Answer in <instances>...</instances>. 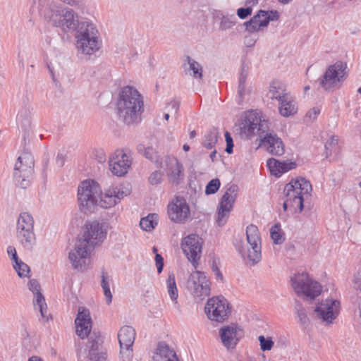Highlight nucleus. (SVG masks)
I'll return each mask as SVG.
<instances>
[{
  "mask_svg": "<svg viewBox=\"0 0 361 361\" xmlns=\"http://www.w3.org/2000/svg\"><path fill=\"white\" fill-rule=\"evenodd\" d=\"M37 7L47 20L64 32L76 31L78 24L80 23L73 9V7L62 6L60 4L50 0H38Z\"/></svg>",
  "mask_w": 361,
  "mask_h": 361,
  "instance_id": "obj_1",
  "label": "nucleus"
},
{
  "mask_svg": "<svg viewBox=\"0 0 361 361\" xmlns=\"http://www.w3.org/2000/svg\"><path fill=\"white\" fill-rule=\"evenodd\" d=\"M117 115L127 125L137 123L141 121L144 111L143 98L132 86H126L119 92L116 104Z\"/></svg>",
  "mask_w": 361,
  "mask_h": 361,
  "instance_id": "obj_2",
  "label": "nucleus"
},
{
  "mask_svg": "<svg viewBox=\"0 0 361 361\" xmlns=\"http://www.w3.org/2000/svg\"><path fill=\"white\" fill-rule=\"evenodd\" d=\"M75 39L78 51L86 56L94 54L102 44L97 25L89 19L81 20L78 24Z\"/></svg>",
  "mask_w": 361,
  "mask_h": 361,
  "instance_id": "obj_3",
  "label": "nucleus"
},
{
  "mask_svg": "<svg viewBox=\"0 0 361 361\" xmlns=\"http://www.w3.org/2000/svg\"><path fill=\"white\" fill-rule=\"evenodd\" d=\"M312 190L310 181L305 178L292 179L283 189L286 197L283 204V209L293 214L301 212L304 207L303 202L310 196Z\"/></svg>",
  "mask_w": 361,
  "mask_h": 361,
  "instance_id": "obj_4",
  "label": "nucleus"
},
{
  "mask_svg": "<svg viewBox=\"0 0 361 361\" xmlns=\"http://www.w3.org/2000/svg\"><path fill=\"white\" fill-rule=\"evenodd\" d=\"M247 243L240 241L235 245V247L241 257L247 259V263L254 266L260 262L262 259V241L257 226L250 224L246 228Z\"/></svg>",
  "mask_w": 361,
  "mask_h": 361,
  "instance_id": "obj_5",
  "label": "nucleus"
},
{
  "mask_svg": "<svg viewBox=\"0 0 361 361\" xmlns=\"http://www.w3.org/2000/svg\"><path fill=\"white\" fill-rule=\"evenodd\" d=\"M34 224L35 220L31 214L24 212L19 214L16 222V237L25 250H32L36 243Z\"/></svg>",
  "mask_w": 361,
  "mask_h": 361,
  "instance_id": "obj_6",
  "label": "nucleus"
},
{
  "mask_svg": "<svg viewBox=\"0 0 361 361\" xmlns=\"http://www.w3.org/2000/svg\"><path fill=\"white\" fill-rule=\"evenodd\" d=\"M101 188L97 182L88 179L82 181L78 187V202L84 212L90 211L98 204Z\"/></svg>",
  "mask_w": 361,
  "mask_h": 361,
  "instance_id": "obj_7",
  "label": "nucleus"
},
{
  "mask_svg": "<svg viewBox=\"0 0 361 361\" xmlns=\"http://www.w3.org/2000/svg\"><path fill=\"white\" fill-rule=\"evenodd\" d=\"M291 286L300 296L314 300L322 293V286L307 272L297 273L290 278Z\"/></svg>",
  "mask_w": 361,
  "mask_h": 361,
  "instance_id": "obj_8",
  "label": "nucleus"
},
{
  "mask_svg": "<svg viewBox=\"0 0 361 361\" xmlns=\"http://www.w3.org/2000/svg\"><path fill=\"white\" fill-rule=\"evenodd\" d=\"M271 123L263 118L261 113L257 111H251L245 113L242 122L241 130L247 136L250 137L257 133L260 137L263 135L274 133L269 129Z\"/></svg>",
  "mask_w": 361,
  "mask_h": 361,
  "instance_id": "obj_9",
  "label": "nucleus"
},
{
  "mask_svg": "<svg viewBox=\"0 0 361 361\" xmlns=\"http://www.w3.org/2000/svg\"><path fill=\"white\" fill-rule=\"evenodd\" d=\"M347 65L343 61H337L328 67L320 79V86L325 90H333L341 86L348 75Z\"/></svg>",
  "mask_w": 361,
  "mask_h": 361,
  "instance_id": "obj_10",
  "label": "nucleus"
},
{
  "mask_svg": "<svg viewBox=\"0 0 361 361\" xmlns=\"http://www.w3.org/2000/svg\"><path fill=\"white\" fill-rule=\"evenodd\" d=\"M33 167L34 159L30 153L24 152L18 158L14 166L13 177L22 188L29 185L34 172Z\"/></svg>",
  "mask_w": 361,
  "mask_h": 361,
  "instance_id": "obj_11",
  "label": "nucleus"
},
{
  "mask_svg": "<svg viewBox=\"0 0 361 361\" xmlns=\"http://www.w3.org/2000/svg\"><path fill=\"white\" fill-rule=\"evenodd\" d=\"M208 319L221 323L226 321L231 314V307L224 297L217 296L209 298L204 307Z\"/></svg>",
  "mask_w": 361,
  "mask_h": 361,
  "instance_id": "obj_12",
  "label": "nucleus"
},
{
  "mask_svg": "<svg viewBox=\"0 0 361 361\" xmlns=\"http://www.w3.org/2000/svg\"><path fill=\"white\" fill-rule=\"evenodd\" d=\"M133 161L130 151L126 149H118L109 158L110 171L118 177L125 176L129 171Z\"/></svg>",
  "mask_w": 361,
  "mask_h": 361,
  "instance_id": "obj_13",
  "label": "nucleus"
},
{
  "mask_svg": "<svg viewBox=\"0 0 361 361\" xmlns=\"http://www.w3.org/2000/svg\"><path fill=\"white\" fill-rule=\"evenodd\" d=\"M187 288L195 300H202L210 294V283L204 273L195 271L188 280Z\"/></svg>",
  "mask_w": 361,
  "mask_h": 361,
  "instance_id": "obj_14",
  "label": "nucleus"
},
{
  "mask_svg": "<svg viewBox=\"0 0 361 361\" xmlns=\"http://www.w3.org/2000/svg\"><path fill=\"white\" fill-rule=\"evenodd\" d=\"M130 192V189L123 185H111L105 188L103 192L101 190L97 204L102 208H111Z\"/></svg>",
  "mask_w": 361,
  "mask_h": 361,
  "instance_id": "obj_15",
  "label": "nucleus"
},
{
  "mask_svg": "<svg viewBox=\"0 0 361 361\" xmlns=\"http://www.w3.org/2000/svg\"><path fill=\"white\" fill-rule=\"evenodd\" d=\"M340 301L333 298H326L319 302L314 309L316 317L325 324H331L340 313Z\"/></svg>",
  "mask_w": 361,
  "mask_h": 361,
  "instance_id": "obj_16",
  "label": "nucleus"
},
{
  "mask_svg": "<svg viewBox=\"0 0 361 361\" xmlns=\"http://www.w3.org/2000/svg\"><path fill=\"white\" fill-rule=\"evenodd\" d=\"M93 248L79 239L68 254V259L74 269L83 270Z\"/></svg>",
  "mask_w": 361,
  "mask_h": 361,
  "instance_id": "obj_17",
  "label": "nucleus"
},
{
  "mask_svg": "<svg viewBox=\"0 0 361 361\" xmlns=\"http://www.w3.org/2000/svg\"><path fill=\"white\" fill-rule=\"evenodd\" d=\"M167 213L171 221L183 224L190 218V209L185 198L176 197L169 204Z\"/></svg>",
  "mask_w": 361,
  "mask_h": 361,
  "instance_id": "obj_18",
  "label": "nucleus"
},
{
  "mask_svg": "<svg viewBox=\"0 0 361 361\" xmlns=\"http://www.w3.org/2000/svg\"><path fill=\"white\" fill-rule=\"evenodd\" d=\"M202 243V239L196 234L188 235L181 242L183 253L195 267L201 257Z\"/></svg>",
  "mask_w": 361,
  "mask_h": 361,
  "instance_id": "obj_19",
  "label": "nucleus"
},
{
  "mask_svg": "<svg viewBox=\"0 0 361 361\" xmlns=\"http://www.w3.org/2000/svg\"><path fill=\"white\" fill-rule=\"evenodd\" d=\"M237 195V186L231 185L221 197L217 212L216 222L219 226H224L229 216Z\"/></svg>",
  "mask_w": 361,
  "mask_h": 361,
  "instance_id": "obj_20",
  "label": "nucleus"
},
{
  "mask_svg": "<svg viewBox=\"0 0 361 361\" xmlns=\"http://www.w3.org/2000/svg\"><path fill=\"white\" fill-rule=\"evenodd\" d=\"M106 227L104 224L93 221L86 226V230L81 240H84L93 249L100 245L106 237Z\"/></svg>",
  "mask_w": 361,
  "mask_h": 361,
  "instance_id": "obj_21",
  "label": "nucleus"
},
{
  "mask_svg": "<svg viewBox=\"0 0 361 361\" xmlns=\"http://www.w3.org/2000/svg\"><path fill=\"white\" fill-rule=\"evenodd\" d=\"M161 167L164 169L169 183L178 185L184 178V168L175 157H166Z\"/></svg>",
  "mask_w": 361,
  "mask_h": 361,
  "instance_id": "obj_22",
  "label": "nucleus"
},
{
  "mask_svg": "<svg viewBox=\"0 0 361 361\" xmlns=\"http://www.w3.org/2000/svg\"><path fill=\"white\" fill-rule=\"evenodd\" d=\"M279 17V13L276 11H265L260 10L244 25L248 32H258L267 27L271 20H278Z\"/></svg>",
  "mask_w": 361,
  "mask_h": 361,
  "instance_id": "obj_23",
  "label": "nucleus"
},
{
  "mask_svg": "<svg viewBox=\"0 0 361 361\" xmlns=\"http://www.w3.org/2000/svg\"><path fill=\"white\" fill-rule=\"evenodd\" d=\"M28 288L34 294L33 305L35 310L40 312L41 318L39 320L41 322H47L49 319V314L47 312V305L45 298L40 292V285L35 279H31L27 283Z\"/></svg>",
  "mask_w": 361,
  "mask_h": 361,
  "instance_id": "obj_24",
  "label": "nucleus"
},
{
  "mask_svg": "<svg viewBox=\"0 0 361 361\" xmlns=\"http://www.w3.org/2000/svg\"><path fill=\"white\" fill-rule=\"evenodd\" d=\"M76 334L84 339L87 338L92 330V319L88 309L80 307L75 320Z\"/></svg>",
  "mask_w": 361,
  "mask_h": 361,
  "instance_id": "obj_25",
  "label": "nucleus"
},
{
  "mask_svg": "<svg viewBox=\"0 0 361 361\" xmlns=\"http://www.w3.org/2000/svg\"><path fill=\"white\" fill-rule=\"evenodd\" d=\"M260 145L272 155L281 156L284 153L283 143L276 133H268L264 135L261 138Z\"/></svg>",
  "mask_w": 361,
  "mask_h": 361,
  "instance_id": "obj_26",
  "label": "nucleus"
},
{
  "mask_svg": "<svg viewBox=\"0 0 361 361\" xmlns=\"http://www.w3.org/2000/svg\"><path fill=\"white\" fill-rule=\"evenodd\" d=\"M239 329L235 325H228L221 327L219 329V336L223 345L228 349L233 348L240 339Z\"/></svg>",
  "mask_w": 361,
  "mask_h": 361,
  "instance_id": "obj_27",
  "label": "nucleus"
},
{
  "mask_svg": "<svg viewBox=\"0 0 361 361\" xmlns=\"http://www.w3.org/2000/svg\"><path fill=\"white\" fill-rule=\"evenodd\" d=\"M153 361H178L174 350L164 342H159L152 356Z\"/></svg>",
  "mask_w": 361,
  "mask_h": 361,
  "instance_id": "obj_28",
  "label": "nucleus"
},
{
  "mask_svg": "<svg viewBox=\"0 0 361 361\" xmlns=\"http://www.w3.org/2000/svg\"><path fill=\"white\" fill-rule=\"evenodd\" d=\"M267 166L272 175L279 177L281 174L295 169L296 164L293 161H280L276 159L271 158L267 161Z\"/></svg>",
  "mask_w": 361,
  "mask_h": 361,
  "instance_id": "obj_29",
  "label": "nucleus"
},
{
  "mask_svg": "<svg viewBox=\"0 0 361 361\" xmlns=\"http://www.w3.org/2000/svg\"><path fill=\"white\" fill-rule=\"evenodd\" d=\"M183 68L185 75H189L195 79L202 78V66L190 56L185 57Z\"/></svg>",
  "mask_w": 361,
  "mask_h": 361,
  "instance_id": "obj_30",
  "label": "nucleus"
},
{
  "mask_svg": "<svg viewBox=\"0 0 361 361\" xmlns=\"http://www.w3.org/2000/svg\"><path fill=\"white\" fill-rule=\"evenodd\" d=\"M290 94L286 91V86L280 81H273L269 86L267 93L268 97L271 99H276L278 102H281Z\"/></svg>",
  "mask_w": 361,
  "mask_h": 361,
  "instance_id": "obj_31",
  "label": "nucleus"
},
{
  "mask_svg": "<svg viewBox=\"0 0 361 361\" xmlns=\"http://www.w3.org/2000/svg\"><path fill=\"white\" fill-rule=\"evenodd\" d=\"M298 111V103L290 94L279 103V112L283 117H290Z\"/></svg>",
  "mask_w": 361,
  "mask_h": 361,
  "instance_id": "obj_32",
  "label": "nucleus"
},
{
  "mask_svg": "<svg viewBox=\"0 0 361 361\" xmlns=\"http://www.w3.org/2000/svg\"><path fill=\"white\" fill-rule=\"evenodd\" d=\"M118 338L120 348L132 347L135 338V331L132 326H124L120 329Z\"/></svg>",
  "mask_w": 361,
  "mask_h": 361,
  "instance_id": "obj_33",
  "label": "nucleus"
},
{
  "mask_svg": "<svg viewBox=\"0 0 361 361\" xmlns=\"http://www.w3.org/2000/svg\"><path fill=\"white\" fill-rule=\"evenodd\" d=\"M166 288L168 294L171 298V300L174 302L176 306L178 305V291L176 286V279L173 274H170L168 276V279L166 280Z\"/></svg>",
  "mask_w": 361,
  "mask_h": 361,
  "instance_id": "obj_34",
  "label": "nucleus"
},
{
  "mask_svg": "<svg viewBox=\"0 0 361 361\" xmlns=\"http://www.w3.org/2000/svg\"><path fill=\"white\" fill-rule=\"evenodd\" d=\"M101 278V286L104 295L105 300L106 304L109 305L112 301V294L110 288L112 281L109 278V275L105 272L102 273Z\"/></svg>",
  "mask_w": 361,
  "mask_h": 361,
  "instance_id": "obj_35",
  "label": "nucleus"
},
{
  "mask_svg": "<svg viewBox=\"0 0 361 361\" xmlns=\"http://www.w3.org/2000/svg\"><path fill=\"white\" fill-rule=\"evenodd\" d=\"M158 223V216L156 214H149L147 216L141 219L140 228L146 231H150L154 228Z\"/></svg>",
  "mask_w": 361,
  "mask_h": 361,
  "instance_id": "obj_36",
  "label": "nucleus"
},
{
  "mask_svg": "<svg viewBox=\"0 0 361 361\" xmlns=\"http://www.w3.org/2000/svg\"><path fill=\"white\" fill-rule=\"evenodd\" d=\"M218 134L219 133L216 128H212L208 131L205 134L203 146L209 149H213L217 142Z\"/></svg>",
  "mask_w": 361,
  "mask_h": 361,
  "instance_id": "obj_37",
  "label": "nucleus"
},
{
  "mask_svg": "<svg viewBox=\"0 0 361 361\" xmlns=\"http://www.w3.org/2000/svg\"><path fill=\"white\" fill-rule=\"evenodd\" d=\"M219 29L221 30H226L233 27L236 23V18L235 16H221L220 18Z\"/></svg>",
  "mask_w": 361,
  "mask_h": 361,
  "instance_id": "obj_38",
  "label": "nucleus"
},
{
  "mask_svg": "<svg viewBox=\"0 0 361 361\" xmlns=\"http://www.w3.org/2000/svg\"><path fill=\"white\" fill-rule=\"evenodd\" d=\"M270 234L275 244H281L285 240L280 225L276 224L272 226L270 229Z\"/></svg>",
  "mask_w": 361,
  "mask_h": 361,
  "instance_id": "obj_39",
  "label": "nucleus"
},
{
  "mask_svg": "<svg viewBox=\"0 0 361 361\" xmlns=\"http://www.w3.org/2000/svg\"><path fill=\"white\" fill-rule=\"evenodd\" d=\"M13 267L17 272L19 277L23 278L29 276L30 271V267L22 260H19L17 264H13Z\"/></svg>",
  "mask_w": 361,
  "mask_h": 361,
  "instance_id": "obj_40",
  "label": "nucleus"
},
{
  "mask_svg": "<svg viewBox=\"0 0 361 361\" xmlns=\"http://www.w3.org/2000/svg\"><path fill=\"white\" fill-rule=\"evenodd\" d=\"M89 343L90 344L89 350V357L90 360L93 361H100L101 358L103 359L104 357L98 353L99 345L97 341L92 340L90 341Z\"/></svg>",
  "mask_w": 361,
  "mask_h": 361,
  "instance_id": "obj_41",
  "label": "nucleus"
},
{
  "mask_svg": "<svg viewBox=\"0 0 361 361\" xmlns=\"http://www.w3.org/2000/svg\"><path fill=\"white\" fill-rule=\"evenodd\" d=\"M139 152H142L143 155L148 159L156 161L157 158V152L152 147H145L142 145L138 147Z\"/></svg>",
  "mask_w": 361,
  "mask_h": 361,
  "instance_id": "obj_42",
  "label": "nucleus"
},
{
  "mask_svg": "<svg viewBox=\"0 0 361 361\" xmlns=\"http://www.w3.org/2000/svg\"><path fill=\"white\" fill-rule=\"evenodd\" d=\"M259 342L260 349L262 351L271 350L274 345V341L271 337L265 338L264 336L258 337Z\"/></svg>",
  "mask_w": 361,
  "mask_h": 361,
  "instance_id": "obj_43",
  "label": "nucleus"
},
{
  "mask_svg": "<svg viewBox=\"0 0 361 361\" xmlns=\"http://www.w3.org/2000/svg\"><path fill=\"white\" fill-rule=\"evenodd\" d=\"M220 185L221 183L218 178L211 180L206 186L205 193L207 195L214 194L218 191Z\"/></svg>",
  "mask_w": 361,
  "mask_h": 361,
  "instance_id": "obj_44",
  "label": "nucleus"
},
{
  "mask_svg": "<svg viewBox=\"0 0 361 361\" xmlns=\"http://www.w3.org/2000/svg\"><path fill=\"white\" fill-rule=\"evenodd\" d=\"M247 73L243 68L239 78L238 85V94L240 97H243L245 94V81Z\"/></svg>",
  "mask_w": 361,
  "mask_h": 361,
  "instance_id": "obj_45",
  "label": "nucleus"
},
{
  "mask_svg": "<svg viewBox=\"0 0 361 361\" xmlns=\"http://www.w3.org/2000/svg\"><path fill=\"white\" fill-rule=\"evenodd\" d=\"M163 180V174L159 171H155L149 176L148 180L151 185H158Z\"/></svg>",
  "mask_w": 361,
  "mask_h": 361,
  "instance_id": "obj_46",
  "label": "nucleus"
},
{
  "mask_svg": "<svg viewBox=\"0 0 361 361\" xmlns=\"http://www.w3.org/2000/svg\"><path fill=\"white\" fill-rule=\"evenodd\" d=\"M6 252H7L8 257L11 260L12 265L16 263L17 264L18 262H19V260H21L18 257L16 249L14 246H13V245L8 246V247L6 249Z\"/></svg>",
  "mask_w": 361,
  "mask_h": 361,
  "instance_id": "obj_47",
  "label": "nucleus"
},
{
  "mask_svg": "<svg viewBox=\"0 0 361 361\" xmlns=\"http://www.w3.org/2000/svg\"><path fill=\"white\" fill-rule=\"evenodd\" d=\"M120 355L122 361H130L133 357L132 347L121 348Z\"/></svg>",
  "mask_w": 361,
  "mask_h": 361,
  "instance_id": "obj_48",
  "label": "nucleus"
},
{
  "mask_svg": "<svg viewBox=\"0 0 361 361\" xmlns=\"http://www.w3.org/2000/svg\"><path fill=\"white\" fill-rule=\"evenodd\" d=\"M297 312L300 323L304 326H307L310 324V319L305 310L300 308L298 310Z\"/></svg>",
  "mask_w": 361,
  "mask_h": 361,
  "instance_id": "obj_49",
  "label": "nucleus"
},
{
  "mask_svg": "<svg viewBox=\"0 0 361 361\" xmlns=\"http://www.w3.org/2000/svg\"><path fill=\"white\" fill-rule=\"evenodd\" d=\"M338 144V137L336 136H331L329 140H328L325 144V148L326 150V153H331L333 149Z\"/></svg>",
  "mask_w": 361,
  "mask_h": 361,
  "instance_id": "obj_50",
  "label": "nucleus"
},
{
  "mask_svg": "<svg viewBox=\"0 0 361 361\" xmlns=\"http://www.w3.org/2000/svg\"><path fill=\"white\" fill-rule=\"evenodd\" d=\"M252 9L250 7L240 8L237 10V15L241 19H245L252 14Z\"/></svg>",
  "mask_w": 361,
  "mask_h": 361,
  "instance_id": "obj_51",
  "label": "nucleus"
},
{
  "mask_svg": "<svg viewBox=\"0 0 361 361\" xmlns=\"http://www.w3.org/2000/svg\"><path fill=\"white\" fill-rule=\"evenodd\" d=\"M225 138L226 142V152L228 154H231L233 152V143L231 134L228 132L225 133Z\"/></svg>",
  "mask_w": 361,
  "mask_h": 361,
  "instance_id": "obj_52",
  "label": "nucleus"
},
{
  "mask_svg": "<svg viewBox=\"0 0 361 361\" xmlns=\"http://www.w3.org/2000/svg\"><path fill=\"white\" fill-rule=\"evenodd\" d=\"M320 111L321 110L319 108L313 107L307 111L306 117L309 118L310 121H314L319 115Z\"/></svg>",
  "mask_w": 361,
  "mask_h": 361,
  "instance_id": "obj_53",
  "label": "nucleus"
},
{
  "mask_svg": "<svg viewBox=\"0 0 361 361\" xmlns=\"http://www.w3.org/2000/svg\"><path fill=\"white\" fill-rule=\"evenodd\" d=\"M155 262L157 268L158 273H161L163 270L164 267V259L159 254H156L155 255Z\"/></svg>",
  "mask_w": 361,
  "mask_h": 361,
  "instance_id": "obj_54",
  "label": "nucleus"
},
{
  "mask_svg": "<svg viewBox=\"0 0 361 361\" xmlns=\"http://www.w3.org/2000/svg\"><path fill=\"white\" fill-rule=\"evenodd\" d=\"M95 159L99 163H104L106 160V156L105 152L103 149H99L95 152Z\"/></svg>",
  "mask_w": 361,
  "mask_h": 361,
  "instance_id": "obj_55",
  "label": "nucleus"
},
{
  "mask_svg": "<svg viewBox=\"0 0 361 361\" xmlns=\"http://www.w3.org/2000/svg\"><path fill=\"white\" fill-rule=\"evenodd\" d=\"M354 286L355 288L361 290V269L355 276Z\"/></svg>",
  "mask_w": 361,
  "mask_h": 361,
  "instance_id": "obj_56",
  "label": "nucleus"
},
{
  "mask_svg": "<svg viewBox=\"0 0 361 361\" xmlns=\"http://www.w3.org/2000/svg\"><path fill=\"white\" fill-rule=\"evenodd\" d=\"M169 107H171L174 113L177 114L180 107V102L177 100L171 101L169 104Z\"/></svg>",
  "mask_w": 361,
  "mask_h": 361,
  "instance_id": "obj_57",
  "label": "nucleus"
},
{
  "mask_svg": "<svg viewBox=\"0 0 361 361\" xmlns=\"http://www.w3.org/2000/svg\"><path fill=\"white\" fill-rule=\"evenodd\" d=\"M64 161H65L64 155L63 154L59 153L56 157V162L57 166L59 167H61L63 165Z\"/></svg>",
  "mask_w": 361,
  "mask_h": 361,
  "instance_id": "obj_58",
  "label": "nucleus"
},
{
  "mask_svg": "<svg viewBox=\"0 0 361 361\" xmlns=\"http://www.w3.org/2000/svg\"><path fill=\"white\" fill-rule=\"evenodd\" d=\"M212 270L217 279H219L220 280L223 279V275L217 267L214 265L212 267Z\"/></svg>",
  "mask_w": 361,
  "mask_h": 361,
  "instance_id": "obj_59",
  "label": "nucleus"
},
{
  "mask_svg": "<svg viewBox=\"0 0 361 361\" xmlns=\"http://www.w3.org/2000/svg\"><path fill=\"white\" fill-rule=\"evenodd\" d=\"M210 158L212 161H214L216 158V151L214 149L211 154H210Z\"/></svg>",
  "mask_w": 361,
  "mask_h": 361,
  "instance_id": "obj_60",
  "label": "nucleus"
},
{
  "mask_svg": "<svg viewBox=\"0 0 361 361\" xmlns=\"http://www.w3.org/2000/svg\"><path fill=\"white\" fill-rule=\"evenodd\" d=\"M28 361H43V360L37 356H32L29 358Z\"/></svg>",
  "mask_w": 361,
  "mask_h": 361,
  "instance_id": "obj_61",
  "label": "nucleus"
},
{
  "mask_svg": "<svg viewBox=\"0 0 361 361\" xmlns=\"http://www.w3.org/2000/svg\"><path fill=\"white\" fill-rule=\"evenodd\" d=\"M246 3L249 5L253 6L258 3V0H246Z\"/></svg>",
  "mask_w": 361,
  "mask_h": 361,
  "instance_id": "obj_62",
  "label": "nucleus"
},
{
  "mask_svg": "<svg viewBox=\"0 0 361 361\" xmlns=\"http://www.w3.org/2000/svg\"><path fill=\"white\" fill-rule=\"evenodd\" d=\"M23 118V111H21L20 112L18 113V114L17 116V119L18 121H20Z\"/></svg>",
  "mask_w": 361,
  "mask_h": 361,
  "instance_id": "obj_63",
  "label": "nucleus"
},
{
  "mask_svg": "<svg viewBox=\"0 0 361 361\" xmlns=\"http://www.w3.org/2000/svg\"><path fill=\"white\" fill-rule=\"evenodd\" d=\"M183 149L185 152H188L189 151L190 149V146L187 144H185L183 146Z\"/></svg>",
  "mask_w": 361,
  "mask_h": 361,
  "instance_id": "obj_64",
  "label": "nucleus"
}]
</instances>
